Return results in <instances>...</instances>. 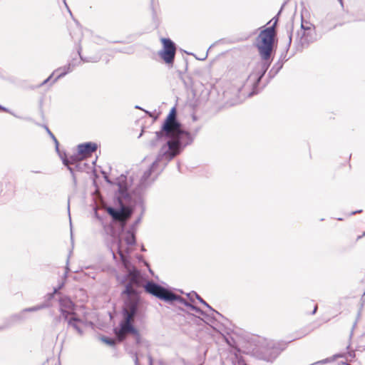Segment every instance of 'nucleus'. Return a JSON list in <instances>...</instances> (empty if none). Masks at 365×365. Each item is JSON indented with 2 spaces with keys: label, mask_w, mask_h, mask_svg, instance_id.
<instances>
[{
  "label": "nucleus",
  "mask_w": 365,
  "mask_h": 365,
  "mask_svg": "<svg viewBox=\"0 0 365 365\" xmlns=\"http://www.w3.org/2000/svg\"><path fill=\"white\" fill-rule=\"evenodd\" d=\"M192 141L190 133L182 130L181 124L177 120L176 109L172 108L161 130L156 132L155 140L151 143V146L160 147L156 159L140 173L139 179L138 177H130L132 184L137 190L140 192L149 185L168 163Z\"/></svg>",
  "instance_id": "nucleus-1"
},
{
  "label": "nucleus",
  "mask_w": 365,
  "mask_h": 365,
  "mask_svg": "<svg viewBox=\"0 0 365 365\" xmlns=\"http://www.w3.org/2000/svg\"><path fill=\"white\" fill-rule=\"evenodd\" d=\"M135 245V237L133 232L127 231L121 235L119 239L113 242L110 247L113 259L117 260V255L126 269L125 289L123 294H125L128 298L125 301L123 314V321L120 324V329H115V333L120 341L125 339L127 334L131 333L139 342L140 334L138 331L132 324L133 317L135 316L139 304L138 289L143 287V277L140 272L131 264L128 259V255L132 250V247Z\"/></svg>",
  "instance_id": "nucleus-2"
},
{
  "label": "nucleus",
  "mask_w": 365,
  "mask_h": 365,
  "mask_svg": "<svg viewBox=\"0 0 365 365\" xmlns=\"http://www.w3.org/2000/svg\"><path fill=\"white\" fill-rule=\"evenodd\" d=\"M275 36L274 25L262 31L256 39V46L262 58L259 64L262 77L270 66V56Z\"/></svg>",
  "instance_id": "nucleus-3"
},
{
  "label": "nucleus",
  "mask_w": 365,
  "mask_h": 365,
  "mask_svg": "<svg viewBox=\"0 0 365 365\" xmlns=\"http://www.w3.org/2000/svg\"><path fill=\"white\" fill-rule=\"evenodd\" d=\"M143 287L147 293L152 294L161 300H163L166 302L176 301L180 304L186 306L191 310H193L196 313L203 316V318L202 319L207 324L209 323L210 319L207 314H205L204 312H202L200 309L187 302L185 299H183L180 296L174 294L171 291L164 288L163 287L153 282H147L146 284L143 286Z\"/></svg>",
  "instance_id": "nucleus-4"
},
{
  "label": "nucleus",
  "mask_w": 365,
  "mask_h": 365,
  "mask_svg": "<svg viewBox=\"0 0 365 365\" xmlns=\"http://www.w3.org/2000/svg\"><path fill=\"white\" fill-rule=\"evenodd\" d=\"M81 51H82V48L79 45L78 47L77 52L80 57V59L73 58L68 63V64L58 68L57 69L53 71V72L46 79L43 80L38 84L34 85V86H31L30 88L31 89H38L41 86L48 83L51 81H52V83L55 82L57 79H58L61 77H63L65 75H66L67 73L71 72L74 69V68L79 66L82 61L96 63V62H98L101 58V55L99 53L96 54L94 56H91L83 57L81 55Z\"/></svg>",
  "instance_id": "nucleus-5"
},
{
  "label": "nucleus",
  "mask_w": 365,
  "mask_h": 365,
  "mask_svg": "<svg viewBox=\"0 0 365 365\" xmlns=\"http://www.w3.org/2000/svg\"><path fill=\"white\" fill-rule=\"evenodd\" d=\"M97 144L95 143H86L80 144L78 145V153L73 155L70 156L68 158L63 156H61L63 163L66 165L71 173L73 175L74 168L71 166L75 165V168L78 169L79 164L78 162L83 160L85 158L90 155L92 153L97 150Z\"/></svg>",
  "instance_id": "nucleus-6"
},
{
  "label": "nucleus",
  "mask_w": 365,
  "mask_h": 365,
  "mask_svg": "<svg viewBox=\"0 0 365 365\" xmlns=\"http://www.w3.org/2000/svg\"><path fill=\"white\" fill-rule=\"evenodd\" d=\"M317 39V34L315 28L311 29L302 30L297 31L294 38V43L297 51H302L304 48H307L310 43Z\"/></svg>",
  "instance_id": "nucleus-7"
},
{
  "label": "nucleus",
  "mask_w": 365,
  "mask_h": 365,
  "mask_svg": "<svg viewBox=\"0 0 365 365\" xmlns=\"http://www.w3.org/2000/svg\"><path fill=\"white\" fill-rule=\"evenodd\" d=\"M75 303L67 296H61L58 299V310L64 320L76 314Z\"/></svg>",
  "instance_id": "nucleus-8"
},
{
  "label": "nucleus",
  "mask_w": 365,
  "mask_h": 365,
  "mask_svg": "<svg viewBox=\"0 0 365 365\" xmlns=\"http://www.w3.org/2000/svg\"><path fill=\"white\" fill-rule=\"evenodd\" d=\"M161 41L163 49L159 52V55L166 63H172L176 51L175 45L170 38H163Z\"/></svg>",
  "instance_id": "nucleus-9"
},
{
  "label": "nucleus",
  "mask_w": 365,
  "mask_h": 365,
  "mask_svg": "<svg viewBox=\"0 0 365 365\" xmlns=\"http://www.w3.org/2000/svg\"><path fill=\"white\" fill-rule=\"evenodd\" d=\"M65 321L67 322L68 326L75 330L80 336L84 334L85 328L93 324L86 317H79L77 314Z\"/></svg>",
  "instance_id": "nucleus-10"
},
{
  "label": "nucleus",
  "mask_w": 365,
  "mask_h": 365,
  "mask_svg": "<svg viewBox=\"0 0 365 365\" xmlns=\"http://www.w3.org/2000/svg\"><path fill=\"white\" fill-rule=\"evenodd\" d=\"M255 93H222L228 101L225 103L227 106H232L242 103L247 98H251Z\"/></svg>",
  "instance_id": "nucleus-11"
},
{
  "label": "nucleus",
  "mask_w": 365,
  "mask_h": 365,
  "mask_svg": "<svg viewBox=\"0 0 365 365\" xmlns=\"http://www.w3.org/2000/svg\"><path fill=\"white\" fill-rule=\"evenodd\" d=\"M51 305L48 302H43L42 304H38L36 306H34L29 308H25L22 309L19 313L14 314L11 318L14 321H20L25 318V313L26 312H37L41 309H43L46 308L50 307Z\"/></svg>",
  "instance_id": "nucleus-12"
},
{
  "label": "nucleus",
  "mask_w": 365,
  "mask_h": 365,
  "mask_svg": "<svg viewBox=\"0 0 365 365\" xmlns=\"http://www.w3.org/2000/svg\"><path fill=\"white\" fill-rule=\"evenodd\" d=\"M108 212L114 220L120 222L125 221L131 214L130 211L125 207H122L120 210L109 207Z\"/></svg>",
  "instance_id": "nucleus-13"
},
{
  "label": "nucleus",
  "mask_w": 365,
  "mask_h": 365,
  "mask_svg": "<svg viewBox=\"0 0 365 365\" xmlns=\"http://www.w3.org/2000/svg\"><path fill=\"white\" fill-rule=\"evenodd\" d=\"M287 34V48H289L292 40V31H293V23H289L286 26Z\"/></svg>",
  "instance_id": "nucleus-14"
},
{
  "label": "nucleus",
  "mask_w": 365,
  "mask_h": 365,
  "mask_svg": "<svg viewBox=\"0 0 365 365\" xmlns=\"http://www.w3.org/2000/svg\"><path fill=\"white\" fill-rule=\"evenodd\" d=\"M64 285V283H61L58 287H55L53 289V292L52 293H48L46 295V301L44 302H48L50 305V301L53 298L54 295L58 293V290L61 289Z\"/></svg>",
  "instance_id": "nucleus-15"
},
{
  "label": "nucleus",
  "mask_w": 365,
  "mask_h": 365,
  "mask_svg": "<svg viewBox=\"0 0 365 365\" xmlns=\"http://www.w3.org/2000/svg\"><path fill=\"white\" fill-rule=\"evenodd\" d=\"M282 66H283L282 62L278 61L273 66V67L272 68V69L269 71V73L273 74V75L277 74L279 72V71L282 68Z\"/></svg>",
  "instance_id": "nucleus-16"
},
{
  "label": "nucleus",
  "mask_w": 365,
  "mask_h": 365,
  "mask_svg": "<svg viewBox=\"0 0 365 365\" xmlns=\"http://www.w3.org/2000/svg\"><path fill=\"white\" fill-rule=\"evenodd\" d=\"M311 28H315L314 26L311 24L309 21H304L303 19H302L301 28L300 29L305 30L311 29Z\"/></svg>",
  "instance_id": "nucleus-17"
},
{
  "label": "nucleus",
  "mask_w": 365,
  "mask_h": 365,
  "mask_svg": "<svg viewBox=\"0 0 365 365\" xmlns=\"http://www.w3.org/2000/svg\"><path fill=\"white\" fill-rule=\"evenodd\" d=\"M193 294L195 295V297H196L202 304L205 305L212 313H217L214 309H212V307L206 302H205L197 293L193 292Z\"/></svg>",
  "instance_id": "nucleus-18"
},
{
  "label": "nucleus",
  "mask_w": 365,
  "mask_h": 365,
  "mask_svg": "<svg viewBox=\"0 0 365 365\" xmlns=\"http://www.w3.org/2000/svg\"><path fill=\"white\" fill-rule=\"evenodd\" d=\"M103 341L109 345H113L115 344L114 341L110 339H103Z\"/></svg>",
  "instance_id": "nucleus-19"
},
{
  "label": "nucleus",
  "mask_w": 365,
  "mask_h": 365,
  "mask_svg": "<svg viewBox=\"0 0 365 365\" xmlns=\"http://www.w3.org/2000/svg\"><path fill=\"white\" fill-rule=\"evenodd\" d=\"M44 128H45V129L46 130V132L49 134V135H50L52 138H54V137H55V136H54V135H53V134L51 132V130H49V128H48L46 125H45V126H44Z\"/></svg>",
  "instance_id": "nucleus-20"
},
{
  "label": "nucleus",
  "mask_w": 365,
  "mask_h": 365,
  "mask_svg": "<svg viewBox=\"0 0 365 365\" xmlns=\"http://www.w3.org/2000/svg\"><path fill=\"white\" fill-rule=\"evenodd\" d=\"M44 128H45V129L46 130V132L49 134V135H50L52 138H54V137H55V136H54V135H53V134L51 132V130H49V128H48L46 125H45V126H44Z\"/></svg>",
  "instance_id": "nucleus-21"
},
{
  "label": "nucleus",
  "mask_w": 365,
  "mask_h": 365,
  "mask_svg": "<svg viewBox=\"0 0 365 365\" xmlns=\"http://www.w3.org/2000/svg\"><path fill=\"white\" fill-rule=\"evenodd\" d=\"M44 128H45V129L46 130V132L49 134V135H50L52 138H54V137H55V136H54V135H53V134L51 132V130H49V128H48L46 125H45V126H44Z\"/></svg>",
  "instance_id": "nucleus-22"
},
{
  "label": "nucleus",
  "mask_w": 365,
  "mask_h": 365,
  "mask_svg": "<svg viewBox=\"0 0 365 365\" xmlns=\"http://www.w3.org/2000/svg\"><path fill=\"white\" fill-rule=\"evenodd\" d=\"M55 143V145H56V150L57 152H58V142L57 140V139L54 137V138H52Z\"/></svg>",
  "instance_id": "nucleus-23"
},
{
  "label": "nucleus",
  "mask_w": 365,
  "mask_h": 365,
  "mask_svg": "<svg viewBox=\"0 0 365 365\" xmlns=\"http://www.w3.org/2000/svg\"><path fill=\"white\" fill-rule=\"evenodd\" d=\"M63 3H64L65 6H66V8H67V9H68V12H69L70 15H71V16H72V13H71V11L70 9L68 8V5H67L66 0H63Z\"/></svg>",
  "instance_id": "nucleus-24"
},
{
  "label": "nucleus",
  "mask_w": 365,
  "mask_h": 365,
  "mask_svg": "<svg viewBox=\"0 0 365 365\" xmlns=\"http://www.w3.org/2000/svg\"><path fill=\"white\" fill-rule=\"evenodd\" d=\"M187 296L190 298V301L193 302V297H195L193 293H190V294H187Z\"/></svg>",
  "instance_id": "nucleus-25"
},
{
  "label": "nucleus",
  "mask_w": 365,
  "mask_h": 365,
  "mask_svg": "<svg viewBox=\"0 0 365 365\" xmlns=\"http://www.w3.org/2000/svg\"><path fill=\"white\" fill-rule=\"evenodd\" d=\"M0 110H4L5 112L11 113L7 108L2 107L1 106H0Z\"/></svg>",
  "instance_id": "nucleus-26"
},
{
  "label": "nucleus",
  "mask_w": 365,
  "mask_h": 365,
  "mask_svg": "<svg viewBox=\"0 0 365 365\" xmlns=\"http://www.w3.org/2000/svg\"><path fill=\"white\" fill-rule=\"evenodd\" d=\"M149 365H153V359L151 356L148 357Z\"/></svg>",
  "instance_id": "nucleus-27"
},
{
  "label": "nucleus",
  "mask_w": 365,
  "mask_h": 365,
  "mask_svg": "<svg viewBox=\"0 0 365 365\" xmlns=\"http://www.w3.org/2000/svg\"><path fill=\"white\" fill-rule=\"evenodd\" d=\"M317 306L316 305L314 308V310L312 312V314H314L317 312Z\"/></svg>",
  "instance_id": "nucleus-28"
},
{
  "label": "nucleus",
  "mask_w": 365,
  "mask_h": 365,
  "mask_svg": "<svg viewBox=\"0 0 365 365\" xmlns=\"http://www.w3.org/2000/svg\"><path fill=\"white\" fill-rule=\"evenodd\" d=\"M238 365H246L244 361H238Z\"/></svg>",
  "instance_id": "nucleus-29"
},
{
  "label": "nucleus",
  "mask_w": 365,
  "mask_h": 365,
  "mask_svg": "<svg viewBox=\"0 0 365 365\" xmlns=\"http://www.w3.org/2000/svg\"><path fill=\"white\" fill-rule=\"evenodd\" d=\"M135 365H139L138 364V359L137 356H135Z\"/></svg>",
  "instance_id": "nucleus-30"
},
{
  "label": "nucleus",
  "mask_w": 365,
  "mask_h": 365,
  "mask_svg": "<svg viewBox=\"0 0 365 365\" xmlns=\"http://www.w3.org/2000/svg\"><path fill=\"white\" fill-rule=\"evenodd\" d=\"M327 361H328L327 359H324V360L319 361L318 363L324 364V363H326Z\"/></svg>",
  "instance_id": "nucleus-31"
},
{
  "label": "nucleus",
  "mask_w": 365,
  "mask_h": 365,
  "mask_svg": "<svg viewBox=\"0 0 365 365\" xmlns=\"http://www.w3.org/2000/svg\"><path fill=\"white\" fill-rule=\"evenodd\" d=\"M140 220H141V218H140V217H138V220H136V222H135V224H136V225H137V224H138V223L140 222Z\"/></svg>",
  "instance_id": "nucleus-32"
},
{
  "label": "nucleus",
  "mask_w": 365,
  "mask_h": 365,
  "mask_svg": "<svg viewBox=\"0 0 365 365\" xmlns=\"http://www.w3.org/2000/svg\"><path fill=\"white\" fill-rule=\"evenodd\" d=\"M68 267H66V271L64 274V277H67V273H68Z\"/></svg>",
  "instance_id": "nucleus-33"
},
{
  "label": "nucleus",
  "mask_w": 365,
  "mask_h": 365,
  "mask_svg": "<svg viewBox=\"0 0 365 365\" xmlns=\"http://www.w3.org/2000/svg\"><path fill=\"white\" fill-rule=\"evenodd\" d=\"M361 212V210H357V211L353 212L352 214H355V213Z\"/></svg>",
  "instance_id": "nucleus-34"
},
{
  "label": "nucleus",
  "mask_w": 365,
  "mask_h": 365,
  "mask_svg": "<svg viewBox=\"0 0 365 365\" xmlns=\"http://www.w3.org/2000/svg\"><path fill=\"white\" fill-rule=\"evenodd\" d=\"M68 210H70V205L69 204L68 205Z\"/></svg>",
  "instance_id": "nucleus-35"
},
{
  "label": "nucleus",
  "mask_w": 365,
  "mask_h": 365,
  "mask_svg": "<svg viewBox=\"0 0 365 365\" xmlns=\"http://www.w3.org/2000/svg\"><path fill=\"white\" fill-rule=\"evenodd\" d=\"M362 236H365V232H364V234L362 235Z\"/></svg>",
  "instance_id": "nucleus-36"
},
{
  "label": "nucleus",
  "mask_w": 365,
  "mask_h": 365,
  "mask_svg": "<svg viewBox=\"0 0 365 365\" xmlns=\"http://www.w3.org/2000/svg\"><path fill=\"white\" fill-rule=\"evenodd\" d=\"M340 3L341 4L342 3V0H339Z\"/></svg>",
  "instance_id": "nucleus-37"
}]
</instances>
